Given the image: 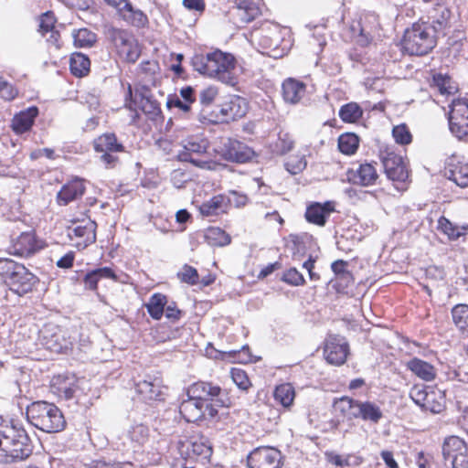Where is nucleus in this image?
Segmentation results:
<instances>
[{
  "label": "nucleus",
  "mask_w": 468,
  "mask_h": 468,
  "mask_svg": "<svg viewBox=\"0 0 468 468\" xmlns=\"http://www.w3.org/2000/svg\"><path fill=\"white\" fill-rule=\"evenodd\" d=\"M41 343L46 349L54 353L66 352L71 346V341L65 332L55 325H46L41 331Z\"/></svg>",
  "instance_id": "nucleus-16"
},
{
  "label": "nucleus",
  "mask_w": 468,
  "mask_h": 468,
  "mask_svg": "<svg viewBox=\"0 0 468 468\" xmlns=\"http://www.w3.org/2000/svg\"><path fill=\"white\" fill-rule=\"evenodd\" d=\"M94 150L101 153L100 160L106 168H112L118 162L116 153L123 152L124 147L117 140L114 133H104L94 140Z\"/></svg>",
  "instance_id": "nucleus-14"
},
{
  "label": "nucleus",
  "mask_w": 468,
  "mask_h": 468,
  "mask_svg": "<svg viewBox=\"0 0 468 468\" xmlns=\"http://www.w3.org/2000/svg\"><path fill=\"white\" fill-rule=\"evenodd\" d=\"M32 453L27 431L13 423H0V463H11L28 458Z\"/></svg>",
  "instance_id": "nucleus-4"
},
{
  "label": "nucleus",
  "mask_w": 468,
  "mask_h": 468,
  "mask_svg": "<svg viewBox=\"0 0 468 468\" xmlns=\"http://www.w3.org/2000/svg\"><path fill=\"white\" fill-rule=\"evenodd\" d=\"M295 397L294 388L290 383H284L276 387L274 399L283 407H290Z\"/></svg>",
  "instance_id": "nucleus-39"
},
{
  "label": "nucleus",
  "mask_w": 468,
  "mask_h": 468,
  "mask_svg": "<svg viewBox=\"0 0 468 468\" xmlns=\"http://www.w3.org/2000/svg\"><path fill=\"white\" fill-rule=\"evenodd\" d=\"M166 318L172 321H177L180 319L182 312L176 307V303L171 302L170 303L167 302L165 306V312Z\"/></svg>",
  "instance_id": "nucleus-60"
},
{
  "label": "nucleus",
  "mask_w": 468,
  "mask_h": 468,
  "mask_svg": "<svg viewBox=\"0 0 468 468\" xmlns=\"http://www.w3.org/2000/svg\"><path fill=\"white\" fill-rule=\"evenodd\" d=\"M359 145V139L355 133H347L338 138V148L345 154H353Z\"/></svg>",
  "instance_id": "nucleus-43"
},
{
  "label": "nucleus",
  "mask_w": 468,
  "mask_h": 468,
  "mask_svg": "<svg viewBox=\"0 0 468 468\" xmlns=\"http://www.w3.org/2000/svg\"><path fill=\"white\" fill-rule=\"evenodd\" d=\"M224 207L225 197L221 195H218L204 202L199 207V210L203 216H213L218 215L219 212H223Z\"/></svg>",
  "instance_id": "nucleus-40"
},
{
  "label": "nucleus",
  "mask_w": 468,
  "mask_h": 468,
  "mask_svg": "<svg viewBox=\"0 0 468 468\" xmlns=\"http://www.w3.org/2000/svg\"><path fill=\"white\" fill-rule=\"evenodd\" d=\"M362 113L360 106L356 102L346 103L339 110V117L345 122H356Z\"/></svg>",
  "instance_id": "nucleus-45"
},
{
  "label": "nucleus",
  "mask_w": 468,
  "mask_h": 468,
  "mask_svg": "<svg viewBox=\"0 0 468 468\" xmlns=\"http://www.w3.org/2000/svg\"><path fill=\"white\" fill-rule=\"evenodd\" d=\"M74 45L79 48H90L96 42V35L87 28L72 31Z\"/></svg>",
  "instance_id": "nucleus-44"
},
{
  "label": "nucleus",
  "mask_w": 468,
  "mask_h": 468,
  "mask_svg": "<svg viewBox=\"0 0 468 468\" xmlns=\"http://www.w3.org/2000/svg\"><path fill=\"white\" fill-rule=\"evenodd\" d=\"M306 165L304 156H294L285 164V166L288 172L296 175L302 172L306 167Z\"/></svg>",
  "instance_id": "nucleus-55"
},
{
  "label": "nucleus",
  "mask_w": 468,
  "mask_h": 468,
  "mask_svg": "<svg viewBox=\"0 0 468 468\" xmlns=\"http://www.w3.org/2000/svg\"><path fill=\"white\" fill-rule=\"evenodd\" d=\"M218 95V90L215 86L203 88L198 94V100L203 106H210Z\"/></svg>",
  "instance_id": "nucleus-52"
},
{
  "label": "nucleus",
  "mask_w": 468,
  "mask_h": 468,
  "mask_svg": "<svg viewBox=\"0 0 468 468\" xmlns=\"http://www.w3.org/2000/svg\"><path fill=\"white\" fill-rule=\"evenodd\" d=\"M230 374L233 382L239 388L247 390L250 387V381L244 370L240 368H232Z\"/></svg>",
  "instance_id": "nucleus-53"
},
{
  "label": "nucleus",
  "mask_w": 468,
  "mask_h": 468,
  "mask_svg": "<svg viewBox=\"0 0 468 468\" xmlns=\"http://www.w3.org/2000/svg\"><path fill=\"white\" fill-rule=\"evenodd\" d=\"M166 106L169 109L173 107L178 108L184 112H188L191 108L188 102H185V101H183L177 95L169 96L166 101Z\"/></svg>",
  "instance_id": "nucleus-58"
},
{
  "label": "nucleus",
  "mask_w": 468,
  "mask_h": 468,
  "mask_svg": "<svg viewBox=\"0 0 468 468\" xmlns=\"http://www.w3.org/2000/svg\"><path fill=\"white\" fill-rule=\"evenodd\" d=\"M205 239L210 246L222 247L230 243V236L223 229L212 227L207 229Z\"/></svg>",
  "instance_id": "nucleus-38"
},
{
  "label": "nucleus",
  "mask_w": 468,
  "mask_h": 468,
  "mask_svg": "<svg viewBox=\"0 0 468 468\" xmlns=\"http://www.w3.org/2000/svg\"><path fill=\"white\" fill-rule=\"evenodd\" d=\"M449 11L442 13L441 20L438 19L432 24L429 22H417L404 32L402 48L409 55L423 56L436 46V34L441 31L447 24Z\"/></svg>",
  "instance_id": "nucleus-3"
},
{
  "label": "nucleus",
  "mask_w": 468,
  "mask_h": 468,
  "mask_svg": "<svg viewBox=\"0 0 468 468\" xmlns=\"http://www.w3.org/2000/svg\"><path fill=\"white\" fill-rule=\"evenodd\" d=\"M140 107L142 111L152 120H154L161 113L158 102L148 97L141 98Z\"/></svg>",
  "instance_id": "nucleus-48"
},
{
  "label": "nucleus",
  "mask_w": 468,
  "mask_h": 468,
  "mask_svg": "<svg viewBox=\"0 0 468 468\" xmlns=\"http://www.w3.org/2000/svg\"><path fill=\"white\" fill-rule=\"evenodd\" d=\"M451 132L459 139L468 137V99L453 100L449 116Z\"/></svg>",
  "instance_id": "nucleus-12"
},
{
  "label": "nucleus",
  "mask_w": 468,
  "mask_h": 468,
  "mask_svg": "<svg viewBox=\"0 0 468 468\" xmlns=\"http://www.w3.org/2000/svg\"><path fill=\"white\" fill-rule=\"evenodd\" d=\"M135 391L139 399L146 403L163 399V392L161 383L158 379H154L148 377L135 384Z\"/></svg>",
  "instance_id": "nucleus-21"
},
{
  "label": "nucleus",
  "mask_w": 468,
  "mask_h": 468,
  "mask_svg": "<svg viewBox=\"0 0 468 468\" xmlns=\"http://www.w3.org/2000/svg\"><path fill=\"white\" fill-rule=\"evenodd\" d=\"M235 9L236 16L242 24L251 22L261 14L259 1L256 0H236Z\"/></svg>",
  "instance_id": "nucleus-25"
},
{
  "label": "nucleus",
  "mask_w": 468,
  "mask_h": 468,
  "mask_svg": "<svg viewBox=\"0 0 468 468\" xmlns=\"http://www.w3.org/2000/svg\"><path fill=\"white\" fill-rule=\"evenodd\" d=\"M333 207L330 202L324 204L314 203L310 205L305 212V218L309 223L323 227L325 225Z\"/></svg>",
  "instance_id": "nucleus-26"
},
{
  "label": "nucleus",
  "mask_w": 468,
  "mask_h": 468,
  "mask_svg": "<svg viewBox=\"0 0 468 468\" xmlns=\"http://www.w3.org/2000/svg\"><path fill=\"white\" fill-rule=\"evenodd\" d=\"M37 113V108L31 107L27 111L16 114L12 121V128L14 132L16 133H24L27 132L32 127Z\"/></svg>",
  "instance_id": "nucleus-28"
},
{
  "label": "nucleus",
  "mask_w": 468,
  "mask_h": 468,
  "mask_svg": "<svg viewBox=\"0 0 468 468\" xmlns=\"http://www.w3.org/2000/svg\"><path fill=\"white\" fill-rule=\"evenodd\" d=\"M447 175L460 187L468 186V163L456 156L451 157L447 164Z\"/></svg>",
  "instance_id": "nucleus-22"
},
{
  "label": "nucleus",
  "mask_w": 468,
  "mask_h": 468,
  "mask_svg": "<svg viewBox=\"0 0 468 468\" xmlns=\"http://www.w3.org/2000/svg\"><path fill=\"white\" fill-rule=\"evenodd\" d=\"M392 135L396 143L399 144H409L411 143L412 136L406 124H399L393 128Z\"/></svg>",
  "instance_id": "nucleus-50"
},
{
  "label": "nucleus",
  "mask_w": 468,
  "mask_h": 468,
  "mask_svg": "<svg viewBox=\"0 0 468 468\" xmlns=\"http://www.w3.org/2000/svg\"><path fill=\"white\" fill-rule=\"evenodd\" d=\"M191 64L195 70L202 75L218 79L229 86L237 84V78L233 72L236 60L230 53L216 49L206 54H196Z\"/></svg>",
  "instance_id": "nucleus-2"
},
{
  "label": "nucleus",
  "mask_w": 468,
  "mask_h": 468,
  "mask_svg": "<svg viewBox=\"0 0 468 468\" xmlns=\"http://www.w3.org/2000/svg\"><path fill=\"white\" fill-rule=\"evenodd\" d=\"M329 462L336 466H349L351 464L350 463V456H341L338 454H332L329 456Z\"/></svg>",
  "instance_id": "nucleus-63"
},
{
  "label": "nucleus",
  "mask_w": 468,
  "mask_h": 468,
  "mask_svg": "<svg viewBox=\"0 0 468 468\" xmlns=\"http://www.w3.org/2000/svg\"><path fill=\"white\" fill-rule=\"evenodd\" d=\"M177 275L181 282L191 285L197 284L199 281V275L197 271L194 267L187 264L184 265V267L178 272Z\"/></svg>",
  "instance_id": "nucleus-49"
},
{
  "label": "nucleus",
  "mask_w": 468,
  "mask_h": 468,
  "mask_svg": "<svg viewBox=\"0 0 468 468\" xmlns=\"http://www.w3.org/2000/svg\"><path fill=\"white\" fill-rule=\"evenodd\" d=\"M216 152L227 161L246 163L254 155L253 150L242 142L222 137L216 146Z\"/></svg>",
  "instance_id": "nucleus-10"
},
{
  "label": "nucleus",
  "mask_w": 468,
  "mask_h": 468,
  "mask_svg": "<svg viewBox=\"0 0 468 468\" xmlns=\"http://www.w3.org/2000/svg\"><path fill=\"white\" fill-rule=\"evenodd\" d=\"M349 353L346 339L340 335H330L325 340L324 356L327 363L334 366L343 365Z\"/></svg>",
  "instance_id": "nucleus-17"
},
{
  "label": "nucleus",
  "mask_w": 468,
  "mask_h": 468,
  "mask_svg": "<svg viewBox=\"0 0 468 468\" xmlns=\"http://www.w3.org/2000/svg\"><path fill=\"white\" fill-rule=\"evenodd\" d=\"M282 281L293 286L303 285L305 280L295 268H291L283 273Z\"/></svg>",
  "instance_id": "nucleus-54"
},
{
  "label": "nucleus",
  "mask_w": 468,
  "mask_h": 468,
  "mask_svg": "<svg viewBox=\"0 0 468 468\" xmlns=\"http://www.w3.org/2000/svg\"><path fill=\"white\" fill-rule=\"evenodd\" d=\"M110 37L122 59L132 63L138 59L141 49L137 40L130 32L114 28L110 31Z\"/></svg>",
  "instance_id": "nucleus-9"
},
{
  "label": "nucleus",
  "mask_w": 468,
  "mask_h": 468,
  "mask_svg": "<svg viewBox=\"0 0 468 468\" xmlns=\"http://www.w3.org/2000/svg\"><path fill=\"white\" fill-rule=\"evenodd\" d=\"M27 418L31 425L48 433L61 431L66 425L61 410L55 404L43 400L27 407Z\"/></svg>",
  "instance_id": "nucleus-6"
},
{
  "label": "nucleus",
  "mask_w": 468,
  "mask_h": 468,
  "mask_svg": "<svg viewBox=\"0 0 468 468\" xmlns=\"http://www.w3.org/2000/svg\"><path fill=\"white\" fill-rule=\"evenodd\" d=\"M100 278L95 270L87 272L83 279V283L86 289L96 290Z\"/></svg>",
  "instance_id": "nucleus-59"
},
{
  "label": "nucleus",
  "mask_w": 468,
  "mask_h": 468,
  "mask_svg": "<svg viewBox=\"0 0 468 468\" xmlns=\"http://www.w3.org/2000/svg\"><path fill=\"white\" fill-rule=\"evenodd\" d=\"M229 405L230 399L219 386L199 381L188 388L187 399L181 402L179 412L187 422L213 420L218 417V408Z\"/></svg>",
  "instance_id": "nucleus-1"
},
{
  "label": "nucleus",
  "mask_w": 468,
  "mask_h": 468,
  "mask_svg": "<svg viewBox=\"0 0 468 468\" xmlns=\"http://www.w3.org/2000/svg\"><path fill=\"white\" fill-rule=\"evenodd\" d=\"M347 181L362 186H369L376 184L378 175L372 164H360L357 168L348 169L346 173Z\"/></svg>",
  "instance_id": "nucleus-19"
},
{
  "label": "nucleus",
  "mask_w": 468,
  "mask_h": 468,
  "mask_svg": "<svg viewBox=\"0 0 468 468\" xmlns=\"http://www.w3.org/2000/svg\"><path fill=\"white\" fill-rule=\"evenodd\" d=\"M451 313L456 327L468 332V304L458 303L452 307Z\"/></svg>",
  "instance_id": "nucleus-42"
},
{
  "label": "nucleus",
  "mask_w": 468,
  "mask_h": 468,
  "mask_svg": "<svg viewBox=\"0 0 468 468\" xmlns=\"http://www.w3.org/2000/svg\"><path fill=\"white\" fill-rule=\"evenodd\" d=\"M54 24H55V18H54L53 15H51L49 13H46L40 18L39 31L43 35H46L49 31L54 30L53 29Z\"/></svg>",
  "instance_id": "nucleus-57"
},
{
  "label": "nucleus",
  "mask_w": 468,
  "mask_h": 468,
  "mask_svg": "<svg viewBox=\"0 0 468 468\" xmlns=\"http://www.w3.org/2000/svg\"><path fill=\"white\" fill-rule=\"evenodd\" d=\"M96 223L90 219L73 222L67 228V236L73 247L83 250L96 240Z\"/></svg>",
  "instance_id": "nucleus-11"
},
{
  "label": "nucleus",
  "mask_w": 468,
  "mask_h": 468,
  "mask_svg": "<svg viewBox=\"0 0 468 468\" xmlns=\"http://www.w3.org/2000/svg\"><path fill=\"white\" fill-rule=\"evenodd\" d=\"M407 367L424 381H432L436 377L434 367L420 358L414 357L407 363Z\"/></svg>",
  "instance_id": "nucleus-29"
},
{
  "label": "nucleus",
  "mask_w": 468,
  "mask_h": 468,
  "mask_svg": "<svg viewBox=\"0 0 468 468\" xmlns=\"http://www.w3.org/2000/svg\"><path fill=\"white\" fill-rule=\"evenodd\" d=\"M95 271L97 272L100 280L102 278H105V279H112L115 282L118 281V278H117L115 272L110 267L98 268V269H95Z\"/></svg>",
  "instance_id": "nucleus-62"
},
{
  "label": "nucleus",
  "mask_w": 468,
  "mask_h": 468,
  "mask_svg": "<svg viewBox=\"0 0 468 468\" xmlns=\"http://www.w3.org/2000/svg\"><path fill=\"white\" fill-rule=\"evenodd\" d=\"M359 400L342 397L335 402V409L347 420L357 419Z\"/></svg>",
  "instance_id": "nucleus-32"
},
{
  "label": "nucleus",
  "mask_w": 468,
  "mask_h": 468,
  "mask_svg": "<svg viewBox=\"0 0 468 468\" xmlns=\"http://www.w3.org/2000/svg\"><path fill=\"white\" fill-rule=\"evenodd\" d=\"M50 388L58 397L69 399L76 391V379L69 376H56L51 380Z\"/></svg>",
  "instance_id": "nucleus-23"
},
{
  "label": "nucleus",
  "mask_w": 468,
  "mask_h": 468,
  "mask_svg": "<svg viewBox=\"0 0 468 468\" xmlns=\"http://www.w3.org/2000/svg\"><path fill=\"white\" fill-rule=\"evenodd\" d=\"M85 191V186L82 179L75 178L65 184L58 193V202L59 205H67L69 202L82 197Z\"/></svg>",
  "instance_id": "nucleus-24"
},
{
  "label": "nucleus",
  "mask_w": 468,
  "mask_h": 468,
  "mask_svg": "<svg viewBox=\"0 0 468 468\" xmlns=\"http://www.w3.org/2000/svg\"><path fill=\"white\" fill-rule=\"evenodd\" d=\"M444 408V396L440 390L432 388L428 391L422 409L432 413H440Z\"/></svg>",
  "instance_id": "nucleus-36"
},
{
  "label": "nucleus",
  "mask_w": 468,
  "mask_h": 468,
  "mask_svg": "<svg viewBox=\"0 0 468 468\" xmlns=\"http://www.w3.org/2000/svg\"><path fill=\"white\" fill-rule=\"evenodd\" d=\"M119 16L133 27H143L148 23V18L140 9H136L128 1L118 13Z\"/></svg>",
  "instance_id": "nucleus-30"
},
{
  "label": "nucleus",
  "mask_w": 468,
  "mask_h": 468,
  "mask_svg": "<svg viewBox=\"0 0 468 468\" xmlns=\"http://www.w3.org/2000/svg\"><path fill=\"white\" fill-rule=\"evenodd\" d=\"M0 277L19 296L31 292L39 282L23 264L6 258H0Z\"/></svg>",
  "instance_id": "nucleus-5"
},
{
  "label": "nucleus",
  "mask_w": 468,
  "mask_h": 468,
  "mask_svg": "<svg viewBox=\"0 0 468 468\" xmlns=\"http://www.w3.org/2000/svg\"><path fill=\"white\" fill-rule=\"evenodd\" d=\"M126 437L131 441L133 448L144 445L149 439V428L142 423L133 424L127 431Z\"/></svg>",
  "instance_id": "nucleus-31"
},
{
  "label": "nucleus",
  "mask_w": 468,
  "mask_h": 468,
  "mask_svg": "<svg viewBox=\"0 0 468 468\" xmlns=\"http://www.w3.org/2000/svg\"><path fill=\"white\" fill-rule=\"evenodd\" d=\"M446 468H468V447L463 440L450 436L442 444Z\"/></svg>",
  "instance_id": "nucleus-8"
},
{
  "label": "nucleus",
  "mask_w": 468,
  "mask_h": 468,
  "mask_svg": "<svg viewBox=\"0 0 468 468\" xmlns=\"http://www.w3.org/2000/svg\"><path fill=\"white\" fill-rule=\"evenodd\" d=\"M207 141L200 136H191L184 141V148L188 153H205L207 149Z\"/></svg>",
  "instance_id": "nucleus-47"
},
{
  "label": "nucleus",
  "mask_w": 468,
  "mask_h": 468,
  "mask_svg": "<svg viewBox=\"0 0 468 468\" xmlns=\"http://www.w3.org/2000/svg\"><path fill=\"white\" fill-rule=\"evenodd\" d=\"M430 388L431 387L415 385L411 388L410 391V397L414 401V403H416L422 409Z\"/></svg>",
  "instance_id": "nucleus-51"
},
{
  "label": "nucleus",
  "mask_w": 468,
  "mask_h": 468,
  "mask_svg": "<svg viewBox=\"0 0 468 468\" xmlns=\"http://www.w3.org/2000/svg\"><path fill=\"white\" fill-rule=\"evenodd\" d=\"M42 247L41 240L36 238L35 233L33 231H27L21 233L17 238L12 240L8 251L13 255L28 257L38 251Z\"/></svg>",
  "instance_id": "nucleus-18"
},
{
  "label": "nucleus",
  "mask_w": 468,
  "mask_h": 468,
  "mask_svg": "<svg viewBox=\"0 0 468 468\" xmlns=\"http://www.w3.org/2000/svg\"><path fill=\"white\" fill-rule=\"evenodd\" d=\"M74 252L69 251L57 261V266L62 269L70 268L74 261Z\"/></svg>",
  "instance_id": "nucleus-61"
},
{
  "label": "nucleus",
  "mask_w": 468,
  "mask_h": 468,
  "mask_svg": "<svg viewBox=\"0 0 468 468\" xmlns=\"http://www.w3.org/2000/svg\"><path fill=\"white\" fill-rule=\"evenodd\" d=\"M247 111L248 103L246 100L236 95L230 96L220 107V113L225 122L240 119L245 116Z\"/></svg>",
  "instance_id": "nucleus-20"
},
{
  "label": "nucleus",
  "mask_w": 468,
  "mask_h": 468,
  "mask_svg": "<svg viewBox=\"0 0 468 468\" xmlns=\"http://www.w3.org/2000/svg\"><path fill=\"white\" fill-rule=\"evenodd\" d=\"M167 303V298L161 293H154L145 304L148 314L153 319L159 320L164 314L165 306Z\"/></svg>",
  "instance_id": "nucleus-35"
},
{
  "label": "nucleus",
  "mask_w": 468,
  "mask_h": 468,
  "mask_svg": "<svg viewBox=\"0 0 468 468\" xmlns=\"http://www.w3.org/2000/svg\"><path fill=\"white\" fill-rule=\"evenodd\" d=\"M305 93V85L293 79H288L282 83V96L286 102L295 104Z\"/></svg>",
  "instance_id": "nucleus-27"
},
{
  "label": "nucleus",
  "mask_w": 468,
  "mask_h": 468,
  "mask_svg": "<svg viewBox=\"0 0 468 468\" xmlns=\"http://www.w3.org/2000/svg\"><path fill=\"white\" fill-rule=\"evenodd\" d=\"M183 5L188 10L203 11L205 9L204 0H183Z\"/></svg>",
  "instance_id": "nucleus-64"
},
{
  "label": "nucleus",
  "mask_w": 468,
  "mask_h": 468,
  "mask_svg": "<svg viewBox=\"0 0 468 468\" xmlns=\"http://www.w3.org/2000/svg\"><path fill=\"white\" fill-rule=\"evenodd\" d=\"M439 229L448 236L450 239L456 240L463 236L468 230V226H457L452 223L445 217H441L438 220Z\"/></svg>",
  "instance_id": "nucleus-37"
},
{
  "label": "nucleus",
  "mask_w": 468,
  "mask_h": 468,
  "mask_svg": "<svg viewBox=\"0 0 468 468\" xmlns=\"http://www.w3.org/2000/svg\"><path fill=\"white\" fill-rule=\"evenodd\" d=\"M431 86L436 88L441 95L453 94L457 87L453 84L451 78L441 73L434 74Z\"/></svg>",
  "instance_id": "nucleus-41"
},
{
  "label": "nucleus",
  "mask_w": 468,
  "mask_h": 468,
  "mask_svg": "<svg viewBox=\"0 0 468 468\" xmlns=\"http://www.w3.org/2000/svg\"><path fill=\"white\" fill-rule=\"evenodd\" d=\"M380 159L388 179L399 182H405L408 179L409 171L402 156L387 148L380 152Z\"/></svg>",
  "instance_id": "nucleus-15"
},
{
  "label": "nucleus",
  "mask_w": 468,
  "mask_h": 468,
  "mask_svg": "<svg viewBox=\"0 0 468 468\" xmlns=\"http://www.w3.org/2000/svg\"><path fill=\"white\" fill-rule=\"evenodd\" d=\"M294 145V141L288 133L280 132L276 142L271 145L272 153L283 155L290 152Z\"/></svg>",
  "instance_id": "nucleus-46"
},
{
  "label": "nucleus",
  "mask_w": 468,
  "mask_h": 468,
  "mask_svg": "<svg viewBox=\"0 0 468 468\" xmlns=\"http://www.w3.org/2000/svg\"><path fill=\"white\" fill-rule=\"evenodd\" d=\"M18 94L17 89L11 83L3 80V85L0 88V96L5 101H13Z\"/></svg>",
  "instance_id": "nucleus-56"
},
{
  "label": "nucleus",
  "mask_w": 468,
  "mask_h": 468,
  "mask_svg": "<svg viewBox=\"0 0 468 468\" xmlns=\"http://www.w3.org/2000/svg\"><path fill=\"white\" fill-rule=\"evenodd\" d=\"M180 456L186 461H195L206 464L212 455V445L204 435H194L177 443Z\"/></svg>",
  "instance_id": "nucleus-7"
},
{
  "label": "nucleus",
  "mask_w": 468,
  "mask_h": 468,
  "mask_svg": "<svg viewBox=\"0 0 468 468\" xmlns=\"http://www.w3.org/2000/svg\"><path fill=\"white\" fill-rule=\"evenodd\" d=\"M90 62L87 56L81 53H73L69 59V69L76 77H83L90 71Z\"/></svg>",
  "instance_id": "nucleus-34"
},
{
  "label": "nucleus",
  "mask_w": 468,
  "mask_h": 468,
  "mask_svg": "<svg viewBox=\"0 0 468 468\" xmlns=\"http://www.w3.org/2000/svg\"><path fill=\"white\" fill-rule=\"evenodd\" d=\"M357 412V419L373 423H378L383 416L380 408L370 401H359Z\"/></svg>",
  "instance_id": "nucleus-33"
},
{
  "label": "nucleus",
  "mask_w": 468,
  "mask_h": 468,
  "mask_svg": "<svg viewBox=\"0 0 468 468\" xmlns=\"http://www.w3.org/2000/svg\"><path fill=\"white\" fill-rule=\"evenodd\" d=\"M249 468H282V452L270 446H261L254 449L247 457Z\"/></svg>",
  "instance_id": "nucleus-13"
}]
</instances>
